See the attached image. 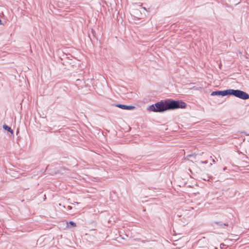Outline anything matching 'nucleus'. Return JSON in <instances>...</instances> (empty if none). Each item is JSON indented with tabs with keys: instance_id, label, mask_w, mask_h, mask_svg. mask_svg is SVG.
I'll use <instances>...</instances> for the list:
<instances>
[{
	"instance_id": "1",
	"label": "nucleus",
	"mask_w": 249,
	"mask_h": 249,
	"mask_svg": "<svg viewBox=\"0 0 249 249\" xmlns=\"http://www.w3.org/2000/svg\"><path fill=\"white\" fill-rule=\"evenodd\" d=\"M166 110H174L178 108H184L186 104L181 100H174L173 99H167L164 100Z\"/></svg>"
},
{
	"instance_id": "2",
	"label": "nucleus",
	"mask_w": 249,
	"mask_h": 249,
	"mask_svg": "<svg viewBox=\"0 0 249 249\" xmlns=\"http://www.w3.org/2000/svg\"><path fill=\"white\" fill-rule=\"evenodd\" d=\"M148 110L155 112H163L166 111L164 100H161L155 104L150 105L148 107Z\"/></svg>"
},
{
	"instance_id": "3",
	"label": "nucleus",
	"mask_w": 249,
	"mask_h": 249,
	"mask_svg": "<svg viewBox=\"0 0 249 249\" xmlns=\"http://www.w3.org/2000/svg\"><path fill=\"white\" fill-rule=\"evenodd\" d=\"M229 95H233L243 100H246L249 98V94L239 89H230Z\"/></svg>"
},
{
	"instance_id": "4",
	"label": "nucleus",
	"mask_w": 249,
	"mask_h": 249,
	"mask_svg": "<svg viewBox=\"0 0 249 249\" xmlns=\"http://www.w3.org/2000/svg\"><path fill=\"white\" fill-rule=\"evenodd\" d=\"M229 90H230V89L224 90H216V91H213L211 93V96L217 95V96H222L229 95Z\"/></svg>"
},
{
	"instance_id": "5",
	"label": "nucleus",
	"mask_w": 249,
	"mask_h": 249,
	"mask_svg": "<svg viewBox=\"0 0 249 249\" xmlns=\"http://www.w3.org/2000/svg\"><path fill=\"white\" fill-rule=\"evenodd\" d=\"M198 157L199 155L198 154H196L194 153L187 155L185 159L194 162V161H196V160H199Z\"/></svg>"
},
{
	"instance_id": "6",
	"label": "nucleus",
	"mask_w": 249,
	"mask_h": 249,
	"mask_svg": "<svg viewBox=\"0 0 249 249\" xmlns=\"http://www.w3.org/2000/svg\"><path fill=\"white\" fill-rule=\"evenodd\" d=\"M116 107H118L121 109H125V110H132L134 108H135V107L133 106H127L125 105H122V104H117L116 105Z\"/></svg>"
},
{
	"instance_id": "7",
	"label": "nucleus",
	"mask_w": 249,
	"mask_h": 249,
	"mask_svg": "<svg viewBox=\"0 0 249 249\" xmlns=\"http://www.w3.org/2000/svg\"><path fill=\"white\" fill-rule=\"evenodd\" d=\"M214 223L221 228H225L226 227L228 226L227 223H223L222 221H215Z\"/></svg>"
},
{
	"instance_id": "8",
	"label": "nucleus",
	"mask_w": 249,
	"mask_h": 249,
	"mask_svg": "<svg viewBox=\"0 0 249 249\" xmlns=\"http://www.w3.org/2000/svg\"><path fill=\"white\" fill-rule=\"evenodd\" d=\"M3 128L5 130H7L8 132H9L11 134H13L14 131L11 129V128L10 127L8 126V125H7L6 124H4V125H3Z\"/></svg>"
},
{
	"instance_id": "9",
	"label": "nucleus",
	"mask_w": 249,
	"mask_h": 249,
	"mask_svg": "<svg viewBox=\"0 0 249 249\" xmlns=\"http://www.w3.org/2000/svg\"><path fill=\"white\" fill-rule=\"evenodd\" d=\"M69 223V224H70L71 226H72L73 227L76 226V223L72 221H70Z\"/></svg>"
},
{
	"instance_id": "10",
	"label": "nucleus",
	"mask_w": 249,
	"mask_h": 249,
	"mask_svg": "<svg viewBox=\"0 0 249 249\" xmlns=\"http://www.w3.org/2000/svg\"><path fill=\"white\" fill-rule=\"evenodd\" d=\"M200 163H204V164H207L208 163V161L207 160L201 161Z\"/></svg>"
},
{
	"instance_id": "11",
	"label": "nucleus",
	"mask_w": 249,
	"mask_h": 249,
	"mask_svg": "<svg viewBox=\"0 0 249 249\" xmlns=\"http://www.w3.org/2000/svg\"><path fill=\"white\" fill-rule=\"evenodd\" d=\"M68 209H69V210L71 209H72L71 206H68Z\"/></svg>"
},
{
	"instance_id": "12",
	"label": "nucleus",
	"mask_w": 249,
	"mask_h": 249,
	"mask_svg": "<svg viewBox=\"0 0 249 249\" xmlns=\"http://www.w3.org/2000/svg\"><path fill=\"white\" fill-rule=\"evenodd\" d=\"M212 161H213L214 163H215V162H216V161H215V160H214V159H212Z\"/></svg>"
},
{
	"instance_id": "13",
	"label": "nucleus",
	"mask_w": 249,
	"mask_h": 249,
	"mask_svg": "<svg viewBox=\"0 0 249 249\" xmlns=\"http://www.w3.org/2000/svg\"><path fill=\"white\" fill-rule=\"evenodd\" d=\"M224 246H225L224 244H221L220 245L221 248H222V247H223Z\"/></svg>"
},
{
	"instance_id": "14",
	"label": "nucleus",
	"mask_w": 249,
	"mask_h": 249,
	"mask_svg": "<svg viewBox=\"0 0 249 249\" xmlns=\"http://www.w3.org/2000/svg\"><path fill=\"white\" fill-rule=\"evenodd\" d=\"M224 246H225L224 244H221L220 245L221 248H222V247H223Z\"/></svg>"
},
{
	"instance_id": "15",
	"label": "nucleus",
	"mask_w": 249,
	"mask_h": 249,
	"mask_svg": "<svg viewBox=\"0 0 249 249\" xmlns=\"http://www.w3.org/2000/svg\"><path fill=\"white\" fill-rule=\"evenodd\" d=\"M241 133H245L247 136L249 135V134H246L245 132H241Z\"/></svg>"
},
{
	"instance_id": "16",
	"label": "nucleus",
	"mask_w": 249,
	"mask_h": 249,
	"mask_svg": "<svg viewBox=\"0 0 249 249\" xmlns=\"http://www.w3.org/2000/svg\"><path fill=\"white\" fill-rule=\"evenodd\" d=\"M1 24H2V21H1V20L0 19V25H1Z\"/></svg>"
},
{
	"instance_id": "17",
	"label": "nucleus",
	"mask_w": 249,
	"mask_h": 249,
	"mask_svg": "<svg viewBox=\"0 0 249 249\" xmlns=\"http://www.w3.org/2000/svg\"><path fill=\"white\" fill-rule=\"evenodd\" d=\"M205 180H207V179L206 178V177H204V178H203Z\"/></svg>"
},
{
	"instance_id": "18",
	"label": "nucleus",
	"mask_w": 249,
	"mask_h": 249,
	"mask_svg": "<svg viewBox=\"0 0 249 249\" xmlns=\"http://www.w3.org/2000/svg\"><path fill=\"white\" fill-rule=\"evenodd\" d=\"M205 180H207V179L206 178V177H204V178H203Z\"/></svg>"
}]
</instances>
